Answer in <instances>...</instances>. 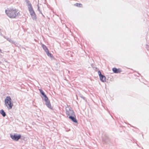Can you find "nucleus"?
I'll return each mask as SVG.
<instances>
[{"instance_id": "nucleus-1", "label": "nucleus", "mask_w": 149, "mask_h": 149, "mask_svg": "<svg viewBox=\"0 0 149 149\" xmlns=\"http://www.w3.org/2000/svg\"><path fill=\"white\" fill-rule=\"evenodd\" d=\"M5 13L8 17L10 18H16L19 14L18 10L15 9L8 8L5 10Z\"/></svg>"}, {"instance_id": "nucleus-2", "label": "nucleus", "mask_w": 149, "mask_h": 149, "mask_svg": "<svg viewBox=\"0 0 149 149\" xmlns=\"http://www.w3.org/2000/svg\"><path fill=\"white\" fill-rule=\"evenodd\" d=\"M25 1L26 3L28 10L33 20H36L37 18L36 14L33 9L31 4L30 3V1L28 0H26Z\"/></svg>"}, {"instance_id": "nucleus-3", "label": "nucleus", "mask_w": 149, "mask_h": 149, "mask_svg": "<svg viewBox=\"0 0 149 149\" xmlns=\"http://www.w3.org/2000/svg\"><path fill=\"white\" fill-rule=\"evenodd\" d=\"M4 102L6 106L9 110L12 109L13 104L12 102V99L10 97H6L5 100Z\"/></svg>"}, {"instance_id": "nucleus-4", "label": "nucleus", "mask_w": 149, "mask_h": 149, "mask_svg": "<svg viewBox=\"0 0 149 149\" xmlns=\"http://www.w3.org/2000/svg\"><path fill=\"white\" fill-rule=\"evenodd\" d=\"M66 114L68 116L74 115V113L72 108L70 107H67L66 108Z\"/></svg>"}, {"instance_id": "nucleus-5", "label": "nucleus", "mask_w": 149, "mask_h": 149, "mask_svg": "<svg viewBox=\"0 0 149 149\" xmlns=\"http://www.w3.org/2000/svg\"><path fill=\"white\" fill-rule=\"evenodd\" d=\"M10 137L14 141H18L21 137L20 134L17 135L16 134H10Z\"/></svg>"}, {"instance_id": "nucleus-6", "label": "nucleus", "mask_w": 149, "mask_h": 149, "mask_svg": "<svg viewBox=\"0 0 149 149\" xmlns=\"http://www.w3.org/2000/svg\"><path fill=\"white\" fill-rule=\"evenodd\" d=\"M69 118L73 121L74 123H77V120L75 118V116L74 115L70 116L69 117Z\"/></svg>"}, {"instance_id": "nucleus-7", "label": "nucleus", "mask_w": 149, "mask_h": 149, "mask_svg": "<svg viewBox=\"0 0 149 149\" xmlns=\"http://www.w3.org/2000/svg\"><path fill=\"white\" fill-rule=\"evenodd\" d=\"M45 104L47 106V107L49 108L52 109V107L51 106V104L49 100H48L47 101H45Z\"/></svg>"}, {"instance_id": "nucleus-8", "label": "nucleus", "mask_w": 149, "mask_h": 149, "mask_svg": "<svg viewBox=\"0 0 149 149\" xmlns=\"http://www.w3.org/2000/svg\"><path fill=\"white\" fill-rule=\"evenodd\" d=\"M100 80L102 82H104L106 81V77L105 76L103 75L100 77Z\"/></svg>"}, {"instance_id": "nucleus-9", "label": "nucleus", "mask_w": 149, "mask_h": 149, "mask_svg": "<svg viewBox=\"0 0 149 149\" xmlns=\"http://www.w3.org/2000/svg\"><path fill=\"white\" fill-rule=\"evenodd\" d=\"M0 113L3 117H5L6 115V112L3 109L0 110Z\"/></svg>"}, {"instance_id": "nucleus-10", "label": "nucleus", "mask_w": 149, "mask_h": 149, "mask_svg": "<svg viewBox=\"0 0 149 149\" xmlns=\"http://www.w3.org/2000/svg\"><path fill=\"white\" fill-rule=\"evenodd\" d=\"M113 71L114 73H118L120 72V69H117L116 68H113Z\"/></svg>"}, {"instance_id": "nucleus-11", "label": "nucleus", "mask_w": 149, "mask_h": 149, "mask_svg": "<svg viewBox=\"0 0 149 149\" xmlns=\"http://www.w3.org/2000/svg\"><path fill=\"white\" fill-rule=\"evenodd\" d=\"M6 40H8L10 42L13 44L15 45V42H14L13 40H12L11 39L7 38H6Z\"/></svg>"}, {"instance_id": "nucleus-12", "label": "nucleus", "mask_w": 149, "mask_h": 149, "mask_svg": "<svg viewBox=\"0 0 149 149\" xmlns=\"http://www.w3.org/2000/svg\"><path fill=\"white\" fill-rule=\"evenodd\" d=\"M42 47L45 52L48 50L46 46L44 44H42Z\"/></svg>"}, {"instance_id": "nucleus-13", "label": "nucleus", "mask_w": 149, "mask_h": 149, "mask_svg": "<svg viewBox=\"0 0 149 149\" xmlns=\"http://www.w3.org/2000/svg\"><path fill=\"white\" fill-rule=\"evenodd\" d=\"M74 6L78 7H81L82 6V5L81 3H77L74 4Z\"/></svg>"}, {"instance_id": "nucleus-14", "label": "nucleus", "mask_w": 149, "mask_h": 149, "mask_svg": "<svg viewBox=\"0 0 149 149\" xmlns=\"http://www.w3.org/2000/svg\"><path fill=\"white\" fill-rule=\"evenodd\" d=\"M46 54H47V55L48 56H50L51 57H52V55L51 54V53H50L49 52V51L48 50L47 51H46Z\"/></svg>"}, {"instance_id": "nucleus-15", "label": "nucleus", "mask_w": 149, "mask_h": 149, "mask_svg": "<svg viewBox=\"0 0 149 149\" xmlns=\"http://www.w3.org/2000/svg\"><path fill=\"white\" fill-rule=\"evenodd\" d=\"M39 91H40V93L42 95V96L45 94V93L44 92V91H42V90L41 89H40Z\"/></svg>"}, {"instance_id": "nucleus-16", "label": "nucleus", "mask_w": 149, "mask_h": 149, "mask_svg": "<svg viewBox=\"0 0 149 149\" xmlns=\"http://www.w3.org/2000/svg\"><path fill=\"white\" fill-rule=\"evenodd\" d=\"M43 99L45 101H47L48 100H49L48 97L47 96L46 97H45V98H43Z\"/></svg>"}, {"instance_id": "nucleus-17", "label": "nucleus", "mask_w": 149, "mask_h": 149, "mask_svg": "<svg viewBox=\"0 0 149 149\" xmlns=\"http://www.w3.org/2000/svg\"><path fill=\"white\" fill-rule=\"evenodd\" d=\"M98 74L100 77L101 76V75H102L101 74V72H100V71H99L98 72Z\"/></svg>"}, {"instance_id": "nucleus-18", "label": "nucleus", "mask_w": 149, "mask_h": 149, "mask_svg": "<svg viewBox=\"0 0 149 149\" xmlns=\"http://www.w3.org/2000/svg\"><path fill=\"white\" fill-rule=\"evenodd\" d=\"M43 96L44 98H45V97H46L47 96L45 94L44 95H43Z\"/></svg>"}, {"instance_id": "nucleus-19", "label": "nucleus", "mask_w": 149, "mask_h": 149, "mask_svg": "<svg viewBox=\"0 0 149 149\" xmlns=\"http://www.w3.org/2000/svg\"><path fill=\"white\" fill-rule=\"evenodd\" d=\"M3 38L5 39H6V38H7L5 36H3Z\"/></svg>"}, {"instance_id": "nucleus-20", "label": "nucleus", "mask_w": 149, "mask_h": 149, "mask_svg": "<svg viewBox=\"0 0 149 149\" xmlns=\"http://www.w3.org/2000/svg\"><path fill=\"white\" fill-rule=\"evenodd\" d=\"M41 14H42V16H43V17H45L43 15V14L41 12Z\"/></svg>"}, {"instance_id": "nucleus-21", "label": "nucleus", "mask_w": 149, "mask_h": 149, "mask_svg": "<svg viewBox=\"0 0 149 149\" xmlns=\"http://www.w3.org/2000/svg\"><path fill=\"white\" fill-rule=\"evenodd\" d=\"M1 50L0 49V52H1Z\"/></svg>"}, {"instance_id": "nucleus-22", "label": "nucleus", "mask_w": 149, "mask_h": 149, "mask_svg": "<svg viewBox=\"0 0 149 149\" xmlns=\"http://www.w3.org/2000/svg\"><path fill=\"white\" fill-rule=\"evenodd\" d=\"M82 98L84 99V97H83Z\"/></svg>"}, {"instance_id": "nucleus-23", "label": "nucleus", "mask_w": 149, "mask_h": 149, "mask_svg": "<svg viewBox=\"0 0 149 149\" xmlns=\"http://www.w3.org/2000/svg\"><path fill=\"white\" fill-rule=\"evenodd\" d=\"M38 9H39V7H38Z\"/></svg>"}]
</instances>
